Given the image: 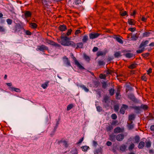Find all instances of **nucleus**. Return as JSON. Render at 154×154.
Masks as SVG:
<instances>
[{
  "label": "nucleus",
  "instance_id": "13",
  "mask_svg": "<svg viewBox=\"0 0 154 154\" xmlns=\"http://www.w3.org/2000/svg\"><path fill=\"white\" fill-rule=\"evenodd\" d=\"M113 38L115 39L117 41L119 42V43L121 44H122L123 43V42L122 39L120 38L117 37L116 35H114L113 37Z\"/></svg>",
  "mask_w": 154,
  "mask_h": 154
},
{
  "label": "nucleus",
  "instance_id": "24",
  "mask_svg": "<svg viewBox=\"0 0 154 154\" xmlns=\"http://www.w3.org/2000/svg\"><path fill=\"white\" fill-rule=\"evenodd\" d=\"M25 16L26 18L30 17L31 16V13L29 11H26L25 13Z\"/></svg>",
  "mask_w": 154,
  "mask_h": 154
},
{
  "label": "nucleus",
  "instance_id": "51",
  "mask_svg": "<svg viewBox=\"0 0 154 154\" xmlns=\"http://www.w3.org/2000/svg\"><path fill=\"white\" fill-rule=\"evenodd\" d=\"M72 152V154H78V152L77 151V149L76 148H75L74 149L72 150L70 152Z\"/></svg>",
  "mask_w": 154,
  "mask_h": 154
},
{
  "label": "nucleus",
  "instance_id": "53",
  "mask_svg": "<svg viewBox=\"0 0 154 154\" xmlns=\"http://www.w3.org/2000/svg\"><path fill=\"white\" fill-rule=\"evenodd\" d=\"M120 15L122 16H125L127 14L126 11H124L123 12H122L120 11Z\"/></svg>",
  "mask_w": 154,
  "mask_h": 154
},
{
  "label": "nucleus",
  "instance_id": "29",
  "mask_svg": "<svg viewBox=\"0 0 154 154\" xmlns=\"http://www.w3.org/2000/svg\"><path fill=\"white\" fill-rule=\"evenodd\" d=\"M75 64L80 69H84V68L82 66L78 61H76Z\"/></svg>",
  "mask_w": 154,
  "mask_h": 154
},
{
  "label": "nucleus",
  "instance_id": "61",
  "mask_svg": "<svg viewBox=\"0 0 154 154\" xmlns=\"http://www.w3.org/2000/svg\"><path fill=\"white\" fill-rule=\"evenodd\" d=\"M71 56L72 57V58L74 60L75 63H76V61H78L76 59V58H75V57L74 56L73 54L72 53L71 54Z\"/></svg>",
  "mask_w": 154,
  "mask_h": 154
},
{
  "label": "nucleus",
  "instance_id": "62",
  "mask_svg": "<svg viewBox=\"0 0 154 154\" xmlns=\"http://www.w3.org/2000/svg\"><path fill=\"white\" fill-rule=\"evenodd\" d=\"M119 96H120V93L116 92V98L117 99H119L120 98L119 97Z\"/></svg>",
  "mask_w": 154,
  "mask_h": 154
},
{
  "label": "nucleus",
  "instance_id": "41",
  "mask_svg": "<svg viewBox=\"0 0 154 154\" xmlns=\"http://www.w3.org/2000/svg\"><path fill=\"white\" fill-rule=\"evenodd\" d=\"M84 59L87 61H89L90 60V57L86 55L85 54H84Z\"/></svg>",
  "mask_w": 154,
  "mask_h": 154
},
{
  "label": "nucleus",
  "instance_id": "28",
  "mask_svg": "<svg viewBox=\"0 0 154 154\" xmlns=\"http://www.w3.org/2000/svg\"><path fill=\"white\" fill-rule=\"evenodd\" d=\"M141 109H142L144 110H146L148 109V106L146 104H141L140 106Z\"/></svg>",
  "mask_w": 154,
  "mask_h": 154
},
{
  "label": "nucleus",
  "instance_id": "44",
  "mask_svg": "<svg viewBox=\"0 0 154 154\" xmlns=\"http://www.w3.org/2000/svg\"><path fill=\"white\" fill-rule=\"evenodd\" d=\"M73 107V105L72 104L69 105L67 107V110H69Z\"/></svg>",
  "mask_w": 154,
  "mask_h": 154
},
{
  "label": "nucleus",
  "instance_id": "1",
  "mask_svg": "<svg viewBox=\"0 0 154 154\" xmlns=\"http://www.w3.org/2000/svg\"><path fill=\"white\" fill-rule=\"evenodd\" d=\"M61 40L57 39L59 42L60 43L61 45L64 46H71L75 47L76 44L73 42L69 41V38L67 36H60Z\"/></svg>",
  "mask_w": 154,
  "mask_h": 154
},
{
  "label": "nucleus",
  "instance_id": "55",
  "mask_svg": "<svg viewBox=\"0 0 154 154\" xmlns=\"http://www.w3.org/2000/svg\"><path fill=\"white\" fill-rule=\"evenodd\" d=\"M72 30L71 29L68 30L67 32L66 33V35L67 36H69L70 35L71 33L72 32Z\"/></svg>",
  "mask_w": 154,
  "mask_h": 154
},
{
  "label": "nucleus",
  "instance_id": "48",
  "mask_svg": "<svg viewBox=\"0 0 154 154\" xmlns=\"http://www.w3.org/2000/svg\"><path fill=\"white\" fill-rule=\"evenodd\" d=\"M5 29L2 26H0V32H5Z\"/></svg>",
  "mask_w": 154,
  "mask_h": 154
},
{
  "label": "nucleus",
  "instance_id": "47",
  "mask_svg": "<svg viewBox=\"0 0 154 154\" xmlns=\"http://www.w3.org/2000/svg\"><path fill=\"white\" fill-rule=\"evenodd\" d=\"M150 32H145L143 33V37H148L149 36Z\"/></svg>",
  "mask_w": 154,
  "mask_h": 154
},
{
  "label": "nucleus",
  "instance_id": "17",
  "mask_svg": "<svg viewBox=\"0 0 154 154\" xmlns=\"http://www.w3.org/2000/svg\"><path fill=\"white\" fill-rule=\"evenodd\" d=\"M78 86L82 88L86 92H88L89 91V89L84 85H78Z\"/></svg>",
  "mask_w": 154,
  "mask_h": 154
},
{
  "label": "nucleus",
  "instance_id": "2",
  "mask_svg": "<svg viewBox=\"0 0 154 154\" xmlns=\"http://www.w3.org/2000/svg\"><path fill=\"white\" fill-rule=\"evenodd\" d=\"M23 25L19 23H16L14 27L12 29V32L15 33L20 32L22 29H23Z\"/></svg>",
  "mask_w": 154,
  "mask_h": 154
},
{
  "label": "nucleus",
  "instance_id": "30",
  "mask_svg": "<svg viewBox=\"0 0 154 154\" xmlns=\"http://www.w3.org/2000/svg\"><path fill=\"white\" fill-rule=\"evenodd\" d=\"M105 54H106L103 52L100 51L97 52V57H98L101 56L105 55Z\"/></svg>",
  "mask_w": 154,
  "mask_h": 154
},
{
  "label": "nucleus",
  "instance_id": "49",
  "mask_svg": "<svg viewBox=\"0 0 154 154\" xmlns=\"http://www.w3.org/2000/svg\"><path fill=\"white\" fill-rule=\"evenodd\" d=\"M119 109V106L118 105H116L114 106V109L116 112H118Z\"/></svg>",
  "mask_w": 154,
  "mask_h": 154
},
{
  "label": "nucleus",
  "instance_id": "22",
  "mask_svg": "<svg viewBox=\"0 0 154 154\" xmlns=\"http://www.w3.org/2000/svg\"><path fill=\"white\" fill-rule=\"evenodd\" d=\"M137 66V64L136 63H132L130 65L128 66L129 68L131 69H134L136 68Z\"/></svg>",
  "mask_w": 154,
  "mask_h": 154
},
{
  "label": "nucleus",
  "instance_id": "52",
  "mask_svg": "<svg viewBox=\"0 0 154 154\" xmlns=\"http://www.w3.org/2000/svg\"><path fill=\"white\" fill-rule=\"evenodd\" d=\"M102 88L104 89L106 88L107 87V84L106 82H103L102 83Z\"/></svg>",
  "mask_w": 154,
  "mask_h": 154
},
{
  "label": "nucleus",
  "instance_id": "25",
  "mask_svg": "<svg viewBox=\"0 0 154 154\" xmlns=\"http://www.w3.org/2000/svg\"><path fill=\"white\" fill-rule=\"evenodd\" d=\"M135 147V145L134 143H131L128 147V149L129 150L131 151Z\"/></svg>",
  "mask_w": 154,
  "mask_h": 154
},
{
  "label": "nucleus",
  "instance_id": "10",
  "mask_svg": "<svg viewBox=\"0 0 154 154\" xmlns=\"http://www.w3.org/2000/svg\"><path fill=\"white\" fill-rule=\"evenodd\" d=\"M64 63L68 66H71V65L69 60L66 56H64L63 58Z\"/></svg>",
  "mask_w": 154,
  "mask_h": 154
},
{
  "label": "nucleus",
  "instance_id": "56",
  "mask_svg": "<svg viewBox=\"0 0 154 154\" xmlns=\"http://www.w3.org/2000/svg\"><path fill=\"white\" fill-rule=\"evenodd\" d=\"M125 110L123 108H122L120 110V112L122 114L125 113Z\"/></svg>",
  "mask_w": 154,
  "mask_h": 154
},
{
  "label": "nucleus",
  "instance_id": "31",
  "mask_svg": "<svg viewBox=\"0 0 154 154\" xmlns=\"http://www.w3.org/2000/svg\"><path fill=\"white\" fill-rule=\"evenodd\" d=\"M131 37L132 40L136 41L138 37V36L137 35V34L132 35V33H131Z\"/></svg>",
  "mask_w": 154,
  "mask_h": 154
},
{
  "label": "nucleus",
  "instance_id": "33",
  "mask_svg": "<svg viewBox=\"0 0 154 154\" xmlns=\"http://www.w3.org/2000/svg\"><path fill=\"white\" fill-rule=\"evenodd\" d=\"M132 123L133 122L131 121H130V124L128 123V127L129 129H132L134 127V125L132 124Z\"/></svg>",
  "mask_w": 154,
  "mask_h": 154
},
{
  "label": "nucleus",
  "instance_id": "9",
  "mask_svg": "<svg viewBox=\"0 0 154 154\" xmlns=\"http://www.w3.org/2000/svg\"><path fill=\"white\" fill-rule=\"evenodd\" d=\"M124 131L123 128H121L120 127H118L115 128L114 130V132L115 133L117 134L123 132Z\"/></svg>",
  "mask_w": 154,
  "mask_h": 154
},
{
  "label": "nucleus",
  "instance_id": "60",
  "mask_svg": "<svg viewBox=\"0 0 154 154\" xmlns=\"http://www.w3.org/2000/svg\"><path fill=\"white\" fill-rule=\"evenodd\" d=\"M149 55V54L148 53L142 54V55L144 57H145V58L147 57Z\"/></svg>",
  "mask_w": 154,
  "mask_h": 154
},
{
  "label": "nucleus",
  "instance_id": "39",
  "mask_svg": "<svg viewBox=\"0 0 154 154\" xmlns=\"http://www.w3.org/2000/svg\"><path fill=\"white\" fill-rule=\"evenodd\" d=\"M135 119V115L134 114L130 115L129 116V120L130 121L134 120Z\"/></svg>",
  "mask_w": 154,
  "mask_h": 154
},
{
  "label": "nucleus",
  "instance_id": "34",
  "mask_svg": "<svg viewBox=\"0 0 154 154\" xmlns=\"http://www.w3.org/2000/svg\"><path fill=\"white\" fill-rule=\"evenodd\" d=\"M146 147L147 148L150 147L151 146V143L150 140L146 142Z\"/></svg>",
  "mask_w": 154,
  "mask_h": 154
},
{
  "label": "nucleus",
  "instance_id": "32",
  "mask_svg": "<svg viewBox=\"0 0 154 154\" xmlns=\"http://www.w3.org/2000/svg\"><path fill=\"white\" fill-rule=\"evenodd\" d=\"M113 129V127L110 125L107 126L106 127V130L107 132L110 131Z\"/></svg>",
  "mask_w": 154,
  "mask_h": 154
},
{
  "label": "nucleus",
  "instance_id": "42",
  "mask_svg": "<svg viewBox=\"0 0 154 154\" xmlns=\"http://www.w3.org/2000/svg\"><path fill=\"white\" fill-rule=\"evenodd\" d=\"M115 90L113 88H111L109 90V94L111 96H112L114 94Z\"/></svg>",
  "mask_w": 154,
  "mask_h": 154
},
{
  "label": "nucleus",
  "instance_id": "64",
  "mask_svg": "<svg viewBox=\"0 0 154 154\" xmlns=\"http://www.w3.org/2000/svg\"><path fill=\"white\" fill-rule=\"evenodd\" d=\"M81 33V32L79 29H77V30L75 32V34L76 35H78L80 33Z\"/></svg>",
  "mask_w": 154,
  "mask_h": 154
},
{
  "label": "nucleus",
  "instance_id": "4",
  "mask_svg": "<svg viewBox=\"0 0 154 154\" xmlns=\"http://www.w3.org/2000/svg\"><path fill=\"white\" fill-rule=\"evenodd\" d=\"M46 42L49 44L55 46L56 47L60 48L61 47L60 45L50 40H47Z\"/></svg>",
  "mask_w": 154,
  "mask_h": 154
},
{
  "label": "nucleus",
  "instance_id": "19",
  "mask_svg": "<svg viewBox=\"0 0 154 154\" xmlns=\"http://www.w3.org/2000/svg\"><path fill=\"white\" fill-rule=\"evenodd\" d=\"M126 57L128 58H130L133 57L134 54L131 53H127L124 54Z\"/></svg>",
  "mask_w": 154,
  "mask_h": 154
},
{
  "label": "nucleus",
  "instance_id": "16",
  "mask_svg": "<svg viewBox=\"0 0 154 154\" xmlns=\"http://www.w3.org/2000/svg\"><path fill=\"white\" fill-rule=\"evenodd\" d=\"M109 97L107 96H105L102 101L104 103H105L108 104L109 102Z\"/></svg>",
  "mask_w": 154,
  "mask_h": 154
},
{
  "label": "nucleus",
  "instance_id": "63",
  "mask_svg": "<svg viewBox=\"0 0 154 154\" xmlns=\"http://www.w3.org/2000/svg\"><path fill=\"white\" fill-rule=\"evenodd\" d=\"M97 110L98 112H100L102 110V108L100 106H98L97 107Z\"/></svg>",
  "mask_w": 154,
  "mask_h": 154
},
{
  "label": "nucleus",
  "instance_id": "45",
  "mask_svg": "<svg viewBox=\"0 0 154 154\" xmlns=\"http://www.w3.org/2000/svg\"><path fill=\"white\" fill-rule=\"evenodd\" d=\"M98 64L99 66L104 65L105 64V63L102 60H99L98 62Z\"/></svg>",
  "mask_w": 154,
  "mask_h": 154
},
{
  "label": "nucleus",
  "instance_id": "27",
  "mask_svg": "<svg viewBox=\"0 0 154 154\" xmlns=\"http://www.w3.org/2000/svg\"><path fill=\"white\" fill-rule=\"evenodd\" d=\"M127 147V146L124 144L122 145L120 147V150L122 151H124L125 150L126 148Z\"/></svg>",
  "mask_w": 154,
  "mask_h": 154
},
{
  "label": "nucleus",
  "instance_id": "50",
  "mask_svg": "<svg viewBox=\"0 0 154 154\" xmlns=\"http://www.w3.org/2000/svg\"><path fill=\"white\" fill-rule=\"evenodd\" d=\"M6 21L8 24L11 25L12 23V20L10 19H8L6 20Z\"/></svg>",
  "mask_w": 154,
  "mask_h": 154
},
{
  "label": "nucleus",
  "instance_id": "43",
  "mask_svg": "<svg viewBox=\"0 0 154 154\" xmlns=\"http://www.w3.org/2000/svg\"><path fill=\"white\" fill-rule=\"evenodd\" d=\"M140 49H139L136 51L137 54H140L142 53L145 50L144 48H140Z\"/></svg>",
  "mask_w": 154,
  "mask_h": 154
},
{
  "label": "nucleus",
  "instance_id": "7",
  "mask_svg": "<svg viewBox=\"0 0 154 154\" xmlns=\"http://www.w3.org/2000/svg\"><path fill=\"white\" fill-rule=\"evenodd\" d=\"M124 138V135L123 134H120L116 136V140L119 141H122Z\"/></svg>",
  "mask_w": 154,
  "mask_h": 154
},
{
  "label": "nucleus",
  "instance_id": "54",
  "mask_svg": "<svg viewBox=\"0 0 154 154\" xmlns=\"http://www.w3.org/2000/svg\"><path fill=\"white\" fill-rule=\"evenodd\" d=\"M100 77L101 79H106V76L105 75H103L102 74H100Z\"/></svg>",
  "mask_w": 154,
  "mask_h": 154
},
{
  "label": "nucleus",
  "instance_id": "46",
  "mask_svg": "<svg viewBox=\"0 0 154 154\" xmlns=\"http://www.w3.org/2000/svg\"><path fill=\"white\" fill-rule=\"evenodd\" d=\"M81 1H75L73 3V5H79L80 4H81Z\"/></svg>",
  "mask_w": 154,
  "mask_h": 154
},
{
  "label": "nucleus",
  "instance_id": "40",
  "mask_svg": "<svg viewBox=\"0 0 154 154\" xmlns=\"http://www.w3.org/2000/svg\"><path fill=\"white\" fill-rule=\"evenodd\" d=\"M101 149L100 148L96 149L94 152V154H99V153L101 152Z\"/></svg>",
  "mask_w": 154,
  "mask_h": 154
},
{
  "label": "nucleus",
  "instance_id": "37",
  "mask_svg": "<svg viewBox=\"0 0 154 154\" xmlns=\"http://www.w3.org/2000/svg\"><path fill=\"white\" fill-rule=\"evenodd\" d=\"M128 23L130 25H134V20L132 19H128Z\"/></svg>",
  "mask_w": 154,
  "mask_h": 154
},
{
  "label": "nucleus",
  "instance_id": "18",
  "mask_svg": "<svg viewBox=\"0 0 154 154\" xmlns=\"http://www.w3.org/2000/svg\"><path fill=\"white\" fill-rule=\"evenodd\" d=\"M29 25L30 27L32 29H36L37 26V24L34 23H29Z\"/></svg>",
  "mask_w": 154,
  "mask_h": 154
},
{
  "label": "nucleus",
  "instance_id": "5",
  "mask_svg": "<svg viewBox=\"0 0 154 154\" xmlns=\"http://www.w3.org/2000/svg\"><path fill=\"white\" fill-rule=\"evenodd\" d=\"M149 42L148 40H146L145 41H143L139 46V48H144L145 49V47L148 46Z\"/></svg>",
  "mask_w": 154,
  "mask_h": 154
},
{
  "label": "nucleus",
  "instance_id": "38",
  "mask_svg": "<svg viewBox=\"0 0 154 154\" xmlns=\"http://www.w3.org/2000/svg\"><path fill=\"white\" fill-rule=\"evenodd\" d=\"M77 47L76 48H82L83 47V44L82 42H79L77 43Z\"/></svg>",
  "mask_w": 154,
  "mask_h": 154
},
{
  "label": "nucleus",
  "instance_id": "15",
  "mask_svg": "<svg viewBox=\"0 0 154 154\" xmlns=\"http://www.w3.org/2000/svg\"><path fill=\"white\" fill-rule=\"evenodd\" d=\"M145 145V143L143 141L140 142L138 145V148L139 149H142L143 148Z\"/></svg>",
  "mask_w": 154,
  "mask_h": 154
},
{
  "label": "nucleus",
  "instance_id": "3",
  "mask_svg": "<svg viewBox=\"0 0 154 154\" xmlns=\"http://www.w3.org/2000/svg\"><path fill=\"white\" fill-rule=\"evenodd\" d=\"M36 50L37 51H40L42 52H44L45 50H48V47L45 45H42L38 46V48H36Z\"/></svg>",
  "mask_w": 154,
  "mask_h": 154
},
{
  "label": "nucleus",
  "instance_id": "11",
  "mask_svg": "<svg viewBox=\"0 0 154 154\" xmlns=\"http://www.w3.org/2000/svg\"><path fill=\"white\" fill-rule=\"evenodd\" d=\"M131 108L134 109L136 111L137 113H139L141 111L140 106H134L131 107Z\"/></svg>",
  "mask_w": 154,
  "mask_h": 154
},
{
  "label": "nucleus",
  "instance_id": "57",
  "mask_svg": "<svg viewBox=\"0 0 154 154\" xmlns=\"http://www.w3.org/2000/svg\"><path fill=\"white\" fill-rule=\"evenodd\" d=\"M48 83L45 82L44 84H42V87L44 89H45L48 86Z\"/></svg>",
  "mask_w": 154,
  "mask_h": 154
},
{
  "label": "nucleus",
  "instance_id": "59",
  "mask_svg": "<svg viewBox=\"0 0 154 154\" xmlns=\"http://www.w3.org/2000/svg\"><path fill=\"white\" fill-rule=\"evenodd\" d=\"M106 72L107 74L108 75L111 74L112 73V72L111 70L108 69L106 71Z\"/></svg>",
  "mask_w": 154,
  "mask_h": 154
},
{
  "label": "nucleus",
  "instance_id": "14",
  "mask_svg": "<svg viewBox=\"0 0 154 154\" xmlns=\"http://www.w3.org/2000/svg\"><path fill=\"white\" fill-rule=\"evenodd\" d=\"M134 143H138L140 141V138L139 135H136L134 138Z\"/></svg>",
  "mask_w": 154,
  "mask_h": 154
},
{
  "label": "nucleus",
  "instance_id": "20",
  "mask_svg": "<svg viewBox=\"0 0 154 154\" xmlns=\"http://www.w3.org/2000/svg\"><path fill=\"white\" fill-rule=\"evenodd\" d=\"M114 57L115 58H118L122 56L121 52L120 51H118L116 52L114 54Z\"/></svg>",
  "mask_w": 154,
  "mask_h": 154
},
{
  "label": "nucleus",
  "instance_id": "6",
  "mask_svg": "<svg viewBox=\"0 0 154 154\" xmlns=\"http://www.w3.org/2000/svg\"><path fill=\"white\" fill-rule=\"evenodd\" d=\"M128 97L130 100H131L134 102L136 103H138L137 99L135 98L133 94H128Z\"/></svg>",
  "mask_w": 154,
  "mask_h": 154
},
{
  "label": "nucleus",
  "instance_id": "21",
  "mask_svg": "<svg viewBox=\"0 0 154 154\" xmlns=\"http://www.w3.org/2000/svg\"><path fill=\"white\" fill-rule=\"evenodd\" d=\"M88 37L87 35H84L82 39V41L83 43H86L88 40Z\"/></svg>",
  "mask_w": 154,
  "mask_h": 154
},
{
  "label": "nucleus",
  "instance_id": "58",
  "mask_svg": "<svg viewBox=\"0 0 154 154\" xmlns=\"http://www.w3.org/2000/svg\"><path fill=\"white\" fill-rule=\"evenodd\" d=\"M111 117L112 119H116L117 118V116L115 114H112L111 116Z\"/></svg>",
  "mask_w": 154,
  "mask_h": 154
},
{
  "label": "nucleus",
  "instance_id": "36",
  "mask_svg": "<svg viewBox=\"0 0 154 154\" xmlns=\"http://www.w3.org/2000/svg\"><path fill=\"white\" fill-rule=\"evenodd\" d=\"M82 150L85 152L87 151V150L89 148V147L87 146H82L81 147Z\"/></svg>",
  "mask_w": 154,
  "mask_h": 154
},
{
  "label": "nucleus",
  "instance_id": "26",
  "mask_svg": "<svg viewBox=\"0 0 154 154\" xmlns=\"http://www.w3.org/2000/svg\"><path fill=\"white\" fill-rule=\"evenodd\" d=\"M116 137V135H110L109 136V139L111 141L114 142L115 141Z\"/></svg>",
  "mask_w": 154,
  "mask_h": 154
},
{
  "label": "nucleus",
  "instance_id": "12",
  "mask_svg": "<svg viewBox=\"0 0 154 154\" xmlns=\"http://www.w3.org/2000/svg\"><path fill=\"white\" fill-rule=\"evenodd\" d=\"M59 29L61 31H64L66 30L67 27L64 24L60 25L59 27Z\"/></svg>",
  "mask_w": 154,
  "mask_h": 154
},
{
  "label": "nucleus",
  "instance_id": "35",
  "mask_svg": "<svg viewBox=\"0 0 154 154\" xmlns=\"http://www.w3.org/2000/svg\"><path fill=\"white\" fill-rule=\"evenodd\" d=\"M10 88L11 91H15L17 92H20V90L17 88H16L13 87H10Z\"/></svg>",
  "mask_w": 154,
  "mask_h": 154
},
{
  "label": "nucleus",
  "instance_id": "23",
  "mask_svg": "<svg viewBox=\"0 0 154 154\" xmlns=\"http://www.w3.org/2000/svg\"><path fill=\"white\" fill-rule=\"evenodd\" d=\"M60 143H63V145L66 148H67L68 146V144L67 141L65 140H61L60 141Z\"/></svg>",
  "mask_w": 154,
  "mask_h": 154
},
{
  "label": "nucleus",
  "instance_id": "8",
  "mask_svg": "<svg viewBox=\"0 0 154 154\" xmlns=\"http://www.w3.org/2000/svg\"><path fill=\"white\" fill-rule=\"evenodd\" d=\"M100 35L98 33H90L89 34V38L90 39H93L98 37Z\"/></svg>",
  "mask_w": 154,
  "mask_h": 154
}]
</instances>
